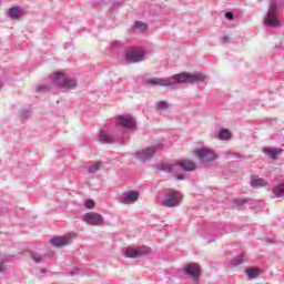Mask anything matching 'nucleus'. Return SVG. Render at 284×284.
Returning <instances> with one entry per match:
<instances>
[{
  "mask_svg": "<svg viewBox=\"0 0 284 284\" xmlns=\"http://www.w3.org/2000/svg\"><path fill=\"white\" fill-rule=\"evenodd\" d=\"M184 273L191 276V278H199L201 276V266L199 264H189Z\"/></svg>",
  "mask_w": 284,
  "mask_h": 284,
  "instance_id": "9b49d317",
  "label": "nucleus"
},
{
  "mask_svg": "<svg viewBox=\"0 0 284 284\" xmlns=\"http://www.w3.org/2000/svg\"><path fill=\"white\" fill-rule=\"evenodd\" d=\"M8 17H10V19H19L21 17V8L11 7L9 9Z\"/></svg>",
  "mask_w": 284,
  "mask_h": 284,
  "instance_id": "dca6fc26",
  "label": "nucleus"
},
{
  "mask_svg": "<svg viewBox=\"0 0 284 284\" xmlns=\"http://www.w3.org/2000/svg\"><path fill=\"white\" fill-rule=\"evenodd\" d=\"M283 150H270V149H264V153L270 156V159H278L281 156Z\"/></svg>",
  "mask_w": 284,
  "mask_h": 284,
  "instance_id": "f3484780",
  "label": "nucleus"
},
{
  "mask_svg": "<svg viewBox=\"0 0 284 284\" xmlns=\"http://www.w3.org/2000/svg\"><path fill=\"white\" fill-rule=\"evenodd\" d=\"M67 79L68 77L65 75V73L53 74V82L55 83V85H59V88H64Z\"/></svg>",
  "mask_w": 284,
  "mask_h": 284,
  "instance_id": "4468645a",
  "label": "nucleus"
},
{
  "mask_svg": "<svg viewBox=\"0 0 284 284\" xmlns=\"http://www.w3.org/2000/svg\"><path fill=\"white\" fill-rule=\"evenodd\" d=\"M101 141L103 143H112V141H114V138H112V135H108L105 133L101 134Z\"/></svg>",
  "mask_w": 284,
  "mask_h": 284,
  "instance_id": "b1692460",
  "label": "nucleus"
},
{
  "mask_svg": "<svg viewBox=\"0 0 284 284\" xmlns=\"http://www.w3.org/2000/svg\"><path fill=\"white\" fill-rule=\"evenodd\" d=\"M101 165H102V164H101L100 162H98V163H95V164L89 166V168H88V172H89L90 174H94V172H99V170L101 169Z\"/></svg>",
  "mask_w": 284,
  "mask_h": 284,
  "instance_id": "5701e85b",
  "label": "nucleus"
},
{
  "mask_svg": "<svg viewBox=\"0 0 284 284\" xmlns=\"http://www.w3.org/2000/svg\"><path fill=\"white\" fill-rule=\"evenodd\" d=\"M143 50H131L126 52V61L129 63H139V61H143Z\"/></svg>",
  "mask_w": 284,
  "mask_h": 284,
  "instance_id": "9d476101",
  "label": "nucleus"
},
{
  "mask_svg": "<svg viewBox=\"0 0 284 284\" xmlns=\"http://www.w3.org/2000/svg\"><path fill=\"white\" fill-rule=\"evenodd\" d=\"M156 152V148L154 146H150V148H146V149H143L141 151V153H138L139 154V159H152V156H154V153Z\"/></svg>",
  "mask_w": 284,
  "mask_h": 284,
  "instance_id": "ddd939ff",
  "label": "nucleus"
},
{
  "mask_svg": "<svg viewBox=\"0 0 284 284\" xmlns=\"http://www.w3.org/2000/svg\"><path fill=\"white\" fill-rule=\"evenodd\" d=\"M178 181H183V175H176Z\"/></svg>",
  "mask_w": 284,
  "mask_h": 284,
  "instance_id": "c85d7f7f",
  "label": "nucleus"
},
{
  "mask_svg": "<svg viewBox=\"0 0 284 284\" xmlns=\"http://www.w3.org/2000/svg\"><path fill=\"white\" fill-rule=\"evenodd\" d=\"M74 239V235H64V236H57L51 239V244L54 247H65V245H70V241Z\"/></svg>",
  "mask_w": 284,
  "mask_h": 284,
  "instance_id": "1a4fd4ad",
  "label": "nucleus"
},
{
  "mask_svg": "<svg viewBox=\"0 0 284 284\" xmlns=\"http://www.w3.org/2000/svg\"><path fill=\"white\" fill-rule=\"evenodd\" d=\"M134 29L139 30L140 32H146L148 31V24H145L141 21H138V22L134 23Z\"/></svg>",
  "mask_w": 284,
  "mask_h": 284,
  "instance_id": "412c9836",
  "label": "nucleus"
},
{
  "mask_svg": "<svg viewBox=\"0 0 284 284\" xmlns=\"http://www.w3.org/2000/svg\"><path fill=\"white\" fill-rule=\"evenodd\" d=\"M195 156L201 161L202 165H212L214 161L219 159V155H216V152H214L210 148H199L194 150Z\"/></svg>",
  "mask_w": 284,
  "mask_h": 284,
  "instance_id": "f03ea898",
  "label": "nucleus"
},
{
  "mask_svg": "<svg viewBox=\"0 0 284 284\" xmlns=\"http://www.w3.org/2000/svg\"><path fill=\"white\" fill-rule=\"evenodd\" d=\"M273 194L278 199L281 196H284V183L278 184L273 189Z\"/></svg>",
  "mask_w": 284,
  "mask_h": 284,
  "instance_id": "aec40b11",
  "label": "nucleus"
},
{
  "mask_svg": "<svg viewBox=\"0 0 284 284\" xmlns=\"http://www.w3.org/2000/svg\"><path fill=\"white\" fill-rule=\"evenodd\" d=\"M232 138V133L227 129H222L219 132V139L220 141H227Z\"/></svg>",
  "mask_w": 284,
  "mask_h": 284,
  "instance_id": "a211bd4d",
  "label": "nucleus"
},
{
  "mask_svg": "<svg viewBox=\"0 0 284 284\" xmlns=\"http://www.w3.org/2000/svg\"><path fill=\"white\" fill-rule=\"evenodd\" d=\"M84 205L88 210H92V207L95 205L94 200H87Z\"/></svg>",
  "mask_w": 284,
  "mask_h": 284,
  "instance_id": "a878e982",
  "label": "nucleus"
},
{
  "mask_svg": "<svg viewBox=\"0 0 284 284\" xmlns=\"http://www.w3.org/2000/svg\"><path fill=\"white\" fill-rule=\"evenodd\" d=\"M205 75L203 73H179L169 79L163 78H152L148 79L146 83L149 85H163L164 88H170V85H176V83H200L204 81Z\"/></svg>",
  "mask_w": 284,
  "mask_h": 284,
  "instance_id": "f257e3e1",
  "label": "nucleus"
},
{
  "mask_svg": "<svg viewBox=\"0 0 284 284\" xmlns=\"http://www.w3.org/2000/svg\"><path fill=\"white\" fill-rule=\"evenodd\" d=\"M225 18L229 19V21H232V19H234V13H232V12H226V13H225Z\"/></svg>",
  "mask_w": 284,
  "mask_h": 284,
  "instance_id": "cd10ccee",
  "label": "nucleus"
},
{
  "mask_svg": "<svg viewBox=\"0 0 284 284\" xmlns=\"http://www.w3.org/2000/svg\"><path fill=\"white\" fill-rule=\"evenodd\" d=\"M160 170H164V172H194L196 164L192 161H182L178 164H162Z\"/></svg>",
  "mask_w": 284,
  "mask_h": 284,
  "instance_id": "7ed1b4c3",
  "label": "nucleus"
},
{
  "mask_svg": "<svg viewBox=\"0 0 284 284\" xmlns=\"http://www.w3.org/2000/svg\"><path fill=\"white\" fill-rule=\"evenodd\" d=\"M84 221L88 223V225H102L103 216H101L99 213L91 212L84 215Z\"/></svg>",
  "mask_w": 284,
  "mask_h": 284,
  "instance_id": "6e6552de",
  "label": "nucleus"
},
{
  "mask_svg": "<svg viewBox=\"0 0 284 284\" xmlns=\"http://www.w3.org/2000/svg\"><path fill=\"white\" fill-rule=\"evenodd\" d=\"M31 258H33V261H36L37 263H41V255L37 253H32Z\"/></svg>",
  "mask_w": 284,
  "mask_h": 284,
  "instance_id": "bb28decb",
  "label": "nucleus"
},
{
  "mask_svg": "<svg viewBox=\"0 0 284 284\" xmlns=\"http://www.w3.org/2000/svg\"><path fill=\"white\" fill-rule=\"evenodd\" d=\"M122 252L125 258H139L141 256H148V254L152 253V250L150 248V246H126L125 248H123Z\"/></svg>",
  "mask_w": 284,
  "mask_h": 284,
  "instance_id": "20e7f679",
  "label": "nucleus"
},
{
  "mask_svg": "<svg viewBox=\"0 0 284 284\" xmlns=\"http://www.w3.org/2000/svg\"><path fill=\"white\" fill-rule=\"evenodd\" d=\"M182 202L183 195H181L176 190H170L166 193L165 199L162 201V205H164V207H176Z\"/></svg>",
  "mask_w": 284,
  "mask_h": 284,
  "instance_id": "39448f33",
  "label": "nucleus"
},
{
  "mask_svg": "<svg viewBox=\"0 0 284 284\" xmlns=\"http://www.w3.org/2000/svg\"><path fill=\"white\" fill-rule=\"evenodd\" d=\"M278 7L276 4H272L270 7L267 16L264 18V26H270L271 28H276L280 26L278 23Z\"/></svg>",
  "mask_w": 284,
  "mask_h": 284,
  "instance_id": "423d86ee",
  "label": "nucleus"
},
{
  "mask_svg": "<svg viewBox=\"0 0 284 284\" xmlns=\"http://www.w3.org/2000/svg\"><path fill=\"white\" fill-rule=\"evenodd\" d=\"M267 185V181L263 178H258V175L251 176V186L252 187H265Z\"/></svg>",
  "mask_w": 284,
  "mask_h": 284,
  "instance_id": "f8f14e48",
  "label": "nucleus"
},
{
  "mask_svg": "<svg viewBox=\"0 0 284 284\" xmlns=\"http://www.w3.org/2000/svg\"><path fill=\"white\" fill-rule=\"evenodd\" d=\"M158 110H168V108H170V104H168V102L165 101H161L158 103Z\"/></svg>",
  "mask_w": 284,
  "mask_h": 284,
  "instance_id": "393cba45",
  "label": "nucleus"
},
{
  "mask_svg": "<svg viewBox=\"0 0 284 284\" xmlns=\"http://www.w3.org/2000/svg\"><path fill=\"white\" fill-rule=\"evenodd\" d=\"M4 268H3V264H0V272H3Z\"/></svg>",
  "mask_w": 284,
  "mask_h": 284,
  "instance_id": "c756f323",
  "label": "nucleus"
},
{
  "mask_svg": "<svg viewBox=\"0 0 284 284\" xmlns=\"http://www.w3.org/2000/svg\"><path fill=\"white\" fill-rule=\"evenodd\" d=\"M77 87V80L72 79V78H68L64 81V89L65 90H74V88Z\"/></svg>",
  "mask_w": 284,
  "mask_h": 284,
  "instance_id": "6ab92c4d",
  "label": "nucleus"
},
{
  "mask_svg": "<svg viewBox=\"0 0 284 284\" xmlns=\"http://www.w3.org/2000/svg\"><path fill=\"white\" fill-rule=\"evenodd\" d=\"M124 203H134L139 201V192L132 191L131 193H125L123 195Z\"/></svg>",
  "mask_w": 284,
  "mask_h": 284,
  "instance_id": "2eb2a0df",
  "label": "nucleus"
},
{
  "mask_svg": "<svg viewBox=\"0 0 284 284\" xmlns=\"http://www.w3.org/2000/svg\"><path fill=\"white\" fill-rule=\"evenodd\" d=\"M246 275L248 276V278H256V276H258V268L246 270Z\"/></svg>",
  "mask_w": 284,
  "mask_h": 284,
  "instance_id": "4be33fe9",
  "label": "nucleus"
},
{
  "mask_svg": "<svg viewBox=\"0 0 284 284\" xmlns=\"http://www.w3.org/2000/svg\"><path fill=\"white\" fill-rule=\"evenodd\" d=\"M116 124L121 125L122 128H126L128 130H132V128L136 125V122L134 121V118L130 115H119Z\"/></svg>",
  "mask_w": 284,
  "mask_h": 284,
  "instance_id": "0eeeda50",
  "label": "nucleus"
},
{
  "mask_svg": "<svg viewBox=\"0 0 284 284\" xmlns=\"http://www.w3.org/2000/svg\"><path fill=\"white\" fill-rule=\"evenodd\" d=\"M0 90H1V85H0Z\"/></svg>",
  "mask_w": 284,
  "mask_h": 284,
  "instance_id": "7c9ffc66",
  "label": "nucleus"
}]
</instances>
